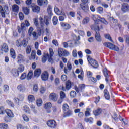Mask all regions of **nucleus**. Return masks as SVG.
Returning <instances> with one entry per match:
<instances>
[{
  "label": "nucleus",
  "instance_id": "a18cd8bd",
  "mask_svg": "<svg viewBox=\"0 0 129 129\" xmlns=\"http://www.w3.org/2000/svg\"><path fill=\"white\" fill-rule=\"evenodd\" d=\"M52 107V104L51 102L46 103L45 104V109H50Z\"/></svg>",
  "mask_w": 129,
  "mask_h": 129
},
{
  "label": "nucleus",
  "instance_id": "393cba45",
  "mask_svg": "<svg viewBox=\"0 0 129 129\" xmlns=\"http://www.w3.org/2000/svg\"><path fill=\"white\" fill-rule=\"evenodd\" d=\"M54 12L56 15H58V16H61V14L62 13H64V11H60V9L57 7H54Z\"/></svg>",
  "mask_w": 129,
  "mask_h": 129
},
{
  "label": "nucleus",
  "instance_id": "473e14b6",
  "mask_svg": "<svg viewBox=\"0 0 129 129\" xmlns=\"http://www.w3.org/2000/svg\"><path fill=\"white\" fill-rule=\"evenodd\" d=\"M64 50L62 48H59L58 53L59 57H64Z\"/></svg>",
  "mask_w": 129,
  "mask_h": 129
},
{
  "label": "nucleus",
  "instance_id": "bb28decb",
  "mask_svg": "<svg viewBox=\"0 0 129 129\" xmlns=\"http://www.w3.org/2000/svg\"><path fill=\"white\" fill-rule=\"evenodd\" d=\"M66 18H67L66 14L64 12H62L61 14V16L59 17V20L60 22H63V21H64L65 19H66Z\"/></svg>",
  "mask_w": 129,
  "mask_h": 129
},
{
  "label": "nucleus",
  "instance_id": "338daca9",
  "mask_svg": "<svg viewBox=\"0 0 129 129\" xmlns=\"http://www.w3.org/2000/svg\"><path fill=\"white\" fill-rule=\"evenodd\" d=\"M97 12L99 14H102L103 13V8L101 7H99L97 8Z\"/></svg>",
  "mask_w": 129,
  "mask_h": 129
},
{
  "label": "nucleus",
  "instance_id": "2eb2a0df",
  "mask_svg": "<svg viewBox=\"0 0 129 129\" xmlns=\"http://www.w3.org/2000/svg\"><path fill=\"white\" fill-rule=\"evenodd\" d=\"M95 38L96 40V41L99 42V43H101V41H102V38H101L99 32H96L95 35Z\"/></svg>",
  "mask_w": 129,
  "mask_h": 129
},
{
  "label": "nucleus",
  "instance_id": "052dcab7",
  "mask_svg": "<svg viewBox=\"0 0 129 129\" xmlns=\"http://www.w3.org/2000/svg\"><path fill=\"white\" fill-rule=\"evenodd\" d=\"M70 95L71 97L73 98L76 96V92L74 91H72L70 93Z\"/></svg>",
  "mask_w": 129,
  "mask_h": 129
},
{
  "label": "nucleus",
  "instance_id": "49530a36",
  "mask_svg": "<svg viewBox=\"0 0 129 129\" xmlns=\"http://www.w3.org/2000/svg\"><path fill=\"white\" fill-rule=\"evenodd\" d=\"M47 12L50 16H52L53 15V12H52V6H51V5L48 6L47 8Z\"/></svg>",
  "mask_w": 129,
  "mask_h": 129
},
{
  "label": "nucleus",
  "instance_id": "09e8293b",
  "mask_svg": "<svg viewBox=\"0 0 129 129\" xmlns=\"http://www.w3.org/2000/svg\"><path fill=\"white\" fill-rule=\"evenodd\" d=\"M53 25L55 26L58 24V17L54 16L52 19Z\"/></svg>",
  "mask_w": 129,
  "mask_h": 129
},
{
  "label": "nucleus",
  "instance_id": "a211bd4d",
  "mask_svg": "<svg viewBox=\"0 0 129 129\" xmlns=\"http://www.w3.org/2000/svg\"><path fill=\"white\" fill-rule=\"evenodd\" d=\"M122 11L124 12H127L129 10V6L126 4H123L122 5Z\"/></svg>",
  "mask_w": 129,
  "mask_h": 129
},
{
  "label": "nucleus",
  "instance_id": "3c124183",
  "mask_svg": "<svg viewBox=\"0 0 129 129\" xmlns=\"http://www.w3.org/2000/svg\"><path fill=\"white\" fill-rule=\"evenodd\" d=\"M21 45L23 47H27V45H28V41H27L26 39H23L22 41H21Z\"/></svg>",
  "mask_w": 129,
  "mask_h": 129
},
{
  "label": "nucleus",
  "instance_id": "a878e982",
  "mask_svg": "<svg viewBox=\"0 0 129 129\" xmlns=\"http://www.w3.org/2000/svg\"><path fill=\"white\" fill-rule=\"evenodd\" d=\"M104 94L106 99L108 100L110 99V95H109V93L108 92L107 89H105L104 90Z\"/></svg>",
  "mask_w": 129,
  "mask_h": 129
},
{
  "label": "nucleus",
  "instance_id": "b1692460",
  "mask_svg": "<svg viewBox=\"0 0 129 129\" xmlns=\"http://www.w3.org/2000/svg\"><path fill=\"white\" fill-rule=\"evenodd\" d=\"M90 19L88 17H85L82 21L83 25H87L89 23Z\"/></svg>",
  "mask_w": 129,
  "mask_h": 129
},
{
  "label": "nucleus",
  "instance_id": "c03bdc74",
  "mask_svg": "<svg viewBox=\"0 0 129 129\" xmlns=\"http://www.w3.org/2000/svg\"><path fill=\"white\" fill-rule=\"evenodd\" d=\"M36 104L37 106H42L43 104V100H42L41 99H38L36 100Z\"/></svg>",
  "mask_w": 129,
  "mask_h": 129
},
{
  "label": "nucleus",
  "instance_id": "5fc2aeb1",
  "mask_svg": "<svg viewBox=\"0 0 129 129\" xmlns=\"http://www.w3.org/2000/svg\"><path fill=\"white\" fill-rule=\"evenodd\" d=\"M33 22L35 26H36L37 28H39V21H38V18H34L33 19Z\"/></svg>",
  "mask_w": 129,
  "mask_h": 129
},
{
  "label": "nucleus",
  "instance_id": "864d4df0",
  "mask_svg": "<svg viewBox=\"0 0 129 129\" xmlns=\"http://www.w3.org/2000/svg\"><path fill=\"white\" fill-rule=\"evenodd\" d=\"M16 46L18 48L22 46V40L21 39H18L16 41Z\"/></svg>",
  "mask_w": 129,
  "mask_h": 129
},
{
  "label": "nucleus",
  "instance_id": "72a5a7b5",
  "mask_svg": "<svg viewBox=\"0 0 129 129\" xmlns=\"http://www.w3.org/2000/svg\"><path fill=\"white\" fill-rule=\"evenodd\" d=\"M9 90H10V87L7 85H4L3 86V91L5 93H9Z\"/></svg>",
  "mask_w": 129,
  "mask_h": 129
},
{
  "label": "nucleus",
  "instance_id": "f8f14e48",
  "mask_svg": "<svg viewBox=\"0 0 129 129\" xmlns=\"http://www.w3.org/2000/svg\"><path fill=\"white\" fill-rule=\"evenodd\" d=\"M60 26L64 30H69V29L71 28V26H70L69 24L65 23L64 22H61Z\"/></svg>",
  "mask_w": 129,
  "mask_h": 129
},
{
  "label": "nucleus",
  "instance_id": "37998d69",
  "mask_svg": "<svg viewBox=\"0 0 129 129\" xmlns=\"http://www.w3.org/2000/svg\"><path fill=\"white\" fill-rule=\"evenodd\" d=\"M74 40L75 41V44H79V40H80V37L79 36H76L75 35L74 37Z\"/></svg>",
  "mask_w": 129,
  "mask_h": 129
},
{
  "label": "nucleus",
  "instance_id": "69168bd1",
  "mask_svg": "<svg viewBox=\"0 0 129 129\" xmlns=\"http://www.w3.org/2000/svg\"><path fill=\"white\" fill-rule=\"evenodd\" d=\"M45 33L47 37H49L50 35H51V32L50 31V29H49V28L45 29Z\"/></svg>",
  "mask_w": 129,
  "mask_h": 129
},
{
  "label": "nucleus",
  "instance_id": "bf43d9fd",
  "mask_svg": "<svg viewBox=\"0 0 129 129\" xmlns=\"http://www.w3.org/2000/svg\"><path fill=\"white\" fill-rule=\"evenodd\" d=\"M26 78H27V74H26V73L22 74L21 76H20V79L21 80H24V79H26Z\"/></svg>",
  "mask_w": 129,
  "mask_h": 129
},
{
  "label": "nucleus",
  "instance_id": "423d86ee",
  "mask_svg": "<svg viewBox=\"0 0 129 129\" xmlns=\"http://www.w3.org/2000/svg\"><path fill=\"white\" fill-rule=\"evenodd\" d=\"M49 54L46 53V56L48 59V62L50 63H53V59H52V57L54 56V51H53V49L50 48L49 49Z\"/></svg>",
  "mask_w": 129,
  "mask_h": 129
},
{
  "label": "nucleus",
  "instance_id": "2f4dec72",
  "mask_svg": "<svg viewBox=\"0 0 129 129\" xmlns=\"http://www.w3.org/2000/svg\"><path fill=\"white\" fill-rule=\"evenodd\" d=\"M95 24L94 25H92L91 26V28L92 29V30H94V31L96 32H96L97 33H98V32H99V26H98V25L96 26H95Z\"/></svg>",
  "mask_w": 129,
  "mask_h": 129
},
{
  "label": "nucleus",
  "instance_id": "412c9836",
  "mask_svg": "<svg viewBox=\"0 0 129 129\" xmlns=\"http://www.w3.org/2000/svg\"><path fill=\"white\" fill-rule=\"evenodd\" d=\"M32 10L35 13H39L40 12V7L37 5L32 6Z\"/></svg>",
  "mask_w": 129,
  "mask_h": 129
},
{
  "label": "nucleus",
  "instance_id": "13d9d810",
  "mask_svg": "<svg viewBox=\"0 0 129 129\" xmlns=\"http://www.w3.org/2000/svg\"><path fill=\"white\" fill-rule=\"evenodd\" d=\"M6 102L7 104H8V105H9V106H11V107H14V106H15V105H14V103H13V102L9 100H7Z\"/></svg>",
  "mask_w": 129,
  "mask_h": 129
},
{
  "label": "nucleus",
  "instance_id": "4468645a",
  "mask_svg": "<svg viewBox=\"0 0 129 129\" xmlns=\"http://www.w3.org/2000/svg\"><path fill=\"white\" fill-rule=\"evenodd\" d=\"M102 112V110L101 109L98 108L93 111V113L95 116H98V115H100Z\"/></svg>",
  "mask_w": 129,
  "mask_h": 129
},
{
  "label": "nucleus",
  "instance_id": "680f3d73",
  "mask_svg": "<svg viewBox=\"0 0 129 129\" xmlns=\"http://www.w3.org/2000/svg\"><path fill=\"white\" fill-rule=\"evenodd\" d=\"M64 111H66L67 110H69V106H68V105L67 104H64L63 105V107H62Z\"/></svg>",
  "mask_w": 129,
  "mask_h": 129
},
{
  "label": "nucleus",
  "instance_id": "6e6552de",
  "mask_svg": "<svg viewBox=\"0 0 129 129\" xmlns=\"http://www.w3.org/2000/svg\"><path fill=\"white\" fill-rule=\"evenodd\" d=\"M92 18L93 20L94 21L95 25L98 24L99 22H100V20L101 19L100 18V16L94 14H93L92 15Z\"/></svg>",
  "mask_w": 129,
  "mask_h": 129
},
{
  "label": "nucleus",
  "instance_id": "4be33fe9",
  "mask_svg": "<svg viewBox=\"0 0 129 129\" xmlns=\"http://www.w3.org/2000/svg\"><path fill=\"white\" fill-rule=\"evenodd\" d=\"M80 7L84 12H87L88 11V6L85 5V3H81Z\"/></svg>",
  "mask_w": 129,
  "mask_h": 129
},
{
  "label": "nucleus",
  "instance_id": "58836bf2",
  "mask_svg": "<svg viewBox=\"0 0 129 129\" xmlns=\"http://www.w3.org/2000/svg\"><path fill=\"white\" fill-rule=\"evenodd\" d=\"M108 20L109 21H112L114 25H116L118 23L117 19H114V18L113 17H111L110 16L108 18Z\"/></svg>",
  "mask_w": 129,
  "mask_h": 129
},
{
  "label": "nucleus",
  "instance_id": "f257e3e1",
  "mask_svg": "<svg viewBox=\"0 0 129 129\" xmlns=\"http://www.w3.org/2000/svg\"><path fill=\"white\" fill-rule=\"evenodd\" d=\"M30 27V24L28 20H25V23H21V28L18 29V32L21 35L22 38H24L26 35V26Z\"/></svg>",
  "mask_w": 129,
  "mask_h": 129
},
{
  "label": "nucleus",
  "instance_id": "f03ea898",
  "mask_svg": "<svg viewBox=\"0 0 129 129\" xmlns=\"http://www.w3.org/2000/svg\"><path fill=\"white\" fill-rule=\"evenodd\" d=\"M39 19L40 21V24L41 27H44L45 25L49 26V24H50L51 22V18L47 16L44 17V20L42 17H40Z\"/></svg>",
  "mask_w": 129,
  "mask_h": 129
},
{
  "label": "nucleus",
  "instance_id": "7ed1b4c3",
  "mask_svg": "<svg viewBox=\"0 0 129 129\" xmlns=\"http://www.w3.org/2000/svg\"><path fill=\"white\" fill-rule=\"evenodd\" d=\"M0 13L3 18H6V14L8 15L9 14V13H10V10H9V7L7 6H5L3 8V7L0 5Z\"/></svg>",
  "mask_w": 129,
  "mask_h": 129
},
{
  "label": "nucleus",
  "instance_id": "774afa93",
  "mask_svg": "<svg viewBox=\"0 0 129 129\" xmlns=\"http://www.w3.org/2000/svg\"><path fill=\"white\" fill-rule=\"evenodd\" d=\"M72 55L73 57H74V58H76V57H77V50H76V49H74L73 50Z\"/></svg>",
  "mask_w": 129,
  "mask_h": 129
},
{
  "label": "nucleus",
  "instance_id": "f3484780",
  "mask_svg": "<svg viewBox=\"0 0 129 129\" xmlns=\"http://www.w3.org/2000/svg\"><path fill=\"white\" fill-rule=\"evenodd\" d=\"M38 60V57L36 55V50H33L31 52V57H29V60Z\"/></svg>",
  "mask_w": 129,
  "mask_h": 129
},
{
  "label": "nucleus",
  "instance_id": "8fccbe9b",
  "mask_svg": "<svg viewBox=\"0 0 129 129\" xmlns=\"http://www.w3.org/2000/svg\"><path fill=\"white\" fill-rule=\"evenodd\" d=\"M90 110H91V109L90 108H87L86 109V110L85 113V116L87 117V116H89L90 115Z\"/></svg>",
  "mask_w": 129,
  "mask_h": 129
},
{
  "label": "nucleus",
  "instance_id": "9b49d317",
  "mask_svg": "<svg viewBox=\"0 0 129 129\" xmlns=\"http://www.w3.org/2000/svg\"><path fill=\"white\" fill-rule=\"evenodd\" d=\"M49 99L52 101H56L58 100V95L55 93H52L49 95Z\"/></svg>",
  "mask_w": 129,
  "mask_h": 129
},
{
  "label": "nucleus",
  "instance_id": "79ce46f5",
  "mask_svg": "<svg viewBox=\"0 0 129 129\" xmlns=\"http://www.w3.org/2000/svg\"><path fill=\"white\" fill-rule=\"evenodd\" d=\"M104 36L105 39L109 40V41H110L111 42H113L112 39L111 38V36H110V35L109 34H105Z\"/></svg>",
  "mask_w": 129,
  "mask_h": 129
},
{
  "label": "nucleus",
  "instance_id": "e2e57ef3",
  "mask_svg": "<svg viewBox=\"0 0 129 129\" xmlns=\"http://www.w3.org/2000/svg\"><path fill=\"white\" fill-rule=\"evenodd\" d=\"M60 98L64 99V98L66 97V95L65 94V92L63 91H61L60 93Z\"/></svg>",
  "mask_w": 129,
  "mask_h": 129
},
{
  "label": "nucleus",
  "instance_id": "20e7f679",
  "mask_svg": "<svg viewBox=\"0 0 129 129\" xmlns=\"http://www.w3.org/2000/svg\"><path fill=\"white\" fill-rule=\"evenodd\" d=\"M104 46L105 47H106L107 48H109V49H110L111 50H114V51H119V48L117 47V46L114 45L113 44L110 43V42H105L103 43Z\"/></svg>",
  "mask_w": 129,
  "mask_h": 129
},
{
  "label": "nucleus",
  "instance_id": "0eeeda50",
  "mask_svg": "<svg viewBox=\"0 0 129 129\" xmlns=\"http://www.w3.org/2000/svg\"><path fill=\"white\" fill-rule=\"evenodd\" d=\"M47 124L49 127H51V128H55L57 126V123L54 120H49Z\"/></svg>",
  "mask_w": 129,
  "mask_h": 129
},
{
  "label": "nucleus",
  "instance_id": "a19ab883",
  "mask_svg": "<svg viewBox=\"0 0 129 129\" xmlns=\"http://www.w3.org/2000/svg\"><path fill=\"white\" fill-rule=\"evenodd\" d=\"M23 110L26 113H30L31 110H30V108L27 106H25L23 107Z\"/></svg>",
  "mask_w": 129,
  "mask_h": 129
},
{
  "label": "nucleus",
  "instance_id": "c85d7f7f",
  "mask_svg": "<svg viewBox=\"0 0 129 129\" xmlns=\"http://www.w3.org/2000/svg\"><path fill=\"white\" fill-rule=\"evenodd\" d=\"M28 100L29 103H31V102H34V101H35V96L33 95H28Z\"/></svg>",
  "mask_w": 129,
  "mask_h": 129
},
{
  "label": "nucleus",
  "instance_id": "4c0bfd02",
  "mask_svg": "<svg viewBox=\"0 0 129 129\" xmlns=\"http://www.w3.org/2000/svg\"><path fill=\"white\" fill-rule=\"evenodd\" d=\"M66 88L67 90H69L71 88V82L70 81H68L66 84Z\"/></svg>",
  "mask_w": 129,
  "mask_h": 129
},
{
  "label": "nucleus",
  "instance_id": "39448f33",
  "mask_svg": "<svg viewBox=\"0 0 129 129\" xmlns=\"http://www.w3.org/2000/svg\"><path fill=\"white\" fill-rule=\"evenodd\" d=\"M8 52H9L8 44L6 43L2 44L0 46V55L4 54V53H8Z\"/></svg>",
  "mask_w": 129,
  "mask_h": 129
},
{
  "label": "nucleus",
  "instance_id": "7c9ffc66",
  "mask_svg": "<svg viewBox=\"0 0 129 129\" xmlns=\"http://www.w3.org/2000/svg\"><path fill=\"white\" fill-rule=\"evenodd\" d=\"M90 64L94 68H97V67H98V63H97V61H96V60L94 59L93 60H92Z\"/></svg>",
  "mask_w": 129,
  "mask_h": 129
},
{
  "label": "nucleus",
  "instance_id": "aec40b11",
  "mask_svg": "<svg viewBox=\"0 0 129 129\" xmlns=\"http://www.w3.org/2000/svg\"><path fill=\"white\" fill-rule=\"evenodd\" d=\"M19 10V6L17 4H14L12 6V12L14 13H18Z\"/></svg>",
  "mask_w": 129,
  "mask_h": 129
},
{
  "label": "nucleus",
  "instance_id": "ea45409f",
  "mask_svg": "<svg viewBox=\"0 0 129 129\" xmlns=\"http://www.w3.org/2000/svg\"><path fill=\"white\" fill-rule=\"evenodd\" d=\"M33 77V71H30L29 72L27 76V80H30Z\"/></svg>",
  "mask_w": 129,
  "mask_h": 129
},
{
  "label": "nucleus",
  "instance_id": "f704fd0d",
  "mask_svg": "<svg viewBox=\"0 0 129 129\" xmlns=\"http://www.w3.org/2000/svg\"><path fill=\"white\" fill-rule=\"evenodd\" d=\"M23 11L25 15H29L30 13V9L28 7H23Z\"/></svg>",
  "mask_w": 129,
  "mask_h": 129
},
{
  "label": "nucleus",
  "instance_id": "0e129e2a",
  "mask_svg": "<svg viewBox=\"0 0 129 129\" xmlns=\"http://www.w3.org/2000/svg\"><path fill=\"white\" fill-rule=\"evenodd\" d=\"M103 72L105 77H108V73H107V69L106 68L104 69Z\"/></svg>",
  "mask_w": 129,
  "mask_h": 129
},
{
  "label": "nucleus",
  "instance_id": "dca6fc26",
  "mask_svg": "<svg viewBox=\"0 0 129 129\" xmlns=\"http://www.w3.org/2000/svg\"><path fill=\"white\" fill-rule=\"evenodd\" d=\"M5 112L7 115L10 118L14 117V113H13L12 110L10 109H6Z\"/></svg>",
  "mask_w": 129,
  "mask_h": 129
},
{
  "label": "nucleus",
  "instance_id": "de8ad7c7",
  "mask_svg": "<svg viewBox=\"0 0 129 129\" xmlns=\"http://www.w3.org/2000/svg\"><path fill=\"white\" fill-rule=\"evenodd\" d=\"M17 70H18L19 72L22 73V72L25 70V67H24L23 64L20 65Z\"/></svg>",
  "mask_w": 129,
  "mask_h": 129
},
{
  "label": "nucleus",
  "instance_id": "4d7b16f0",
  "mask_svg": "<svg viewBox=\"0 0 129 129\" xmlns=\"http://www.w3.org/2000/svg\"><path fill=\"white\" fill-rule=\"evenodd\" d=\"M31 51H32V47L30 46H27L26 48V54H30Z\"/></svg>",
  "mask_w": 129,
  "mask_h": 129
},
{
  "label": "nucleus",
  "instance_id": "603ef678",
  "mask_svg": "<svg viewBox=\"0 0 129 129\" xmlns=\"http://www.w3.org/2000/svg\"><path fill=\"white\" fill-rule=\"evenodd\" d=\"M33 31H34V28L33 27H30L28 30V35L30 37H32V34H33Z\"/></svg>",
  "mask_w": 129,
  "mask_h": 129
},
{
  "label": "nucleus",
  "instance_id": "c756f323",
  "mask_svg": "<svg viewBox=\"0 0 129 129\" xmlns=\"http://www.w3.org/2000/svg\"><path fill=\"white\" fill-rule=\"evenodd\" d=\"M41 69H37L35 70V71H34V76H35L36 77H39V76H40V75H41Z\"/></svg>",
  "mask_w": 129,
  "mask_h": 129
},
{
  "label": "nucleus",
  "instance_id": "c9c22d12",
  "mask_svg": "<svg viewBox=\"0 0 129 129\" xmlns=\"http://www.w3.org/2000/svg\"><path fill=\"white\" fill-rule=\"evenodd\" d=\"M85 122H88V123L91 124L93 123V119L92 117L90 118H85L84 119Z\"/></svg>",
  "mask_w": 129,
  "mask_h": 129
},
{
  "label": "nucleus",
  "instance_id": "ddd939ff",
  "mask_svg": "<svg viewBox=\"0 0 129 129\" xmlns=\"http://www.w3.org/2000/svg\"><path fill=\"white\" fill-rule=\"evenodd\" d=\"M17 89L19 92H24V91H26V87H25V85L22 84L19 85L17 86Z\"/></svg>",
  "mask_w": 129,
  "mask_h": 129
},
{
  "label": "nucleus",
  "instance_id": "cd10ccee",
  "mask_svg": "<svg viewBox=\"0 0 129 129\" xmlns=\"http://www.w3.org/2000/svg\"><path fill=\"white\" fill-rule=\"evenodd\" d=\"M64 117H68L69 116H71V115L72 114V111L70 110H67V111H64Z\"/></svg>",
  "mask_w": 129,
  "mask_h": 129
},
{
  "label": "nucleus",
  "instance_id": "e433bc0d",
  "mask_svg": "<svg viewBox=\"0 0 129 129\" xmlns=\"http://www.w3.org/2000/svg\"><path fill=\"white\" fill-rule=\"evenodd\" d=\"M9 128V125L5 123H0V128L1 129H8Z\"/></svg>",
  "mask_w": 129,
  "mask_h": 129
},
{
  "label": "nucleus",
  "instance_id": "9d476101",
  "mask_svg": "<svg viewBox=\"0 0 129 129\" xmlns=\"http://www.w3.org/2000/svg\"><path fill=\"white\" fill-rule=\"evenodd\" d=\"M11 73L13 77H19V70L16 68H13L11 71Z\"/></svg>",
  "mask_w": 129,
  "mask_h": 129
},
{
  "label": "nucleus",
  "instance_id": "5701e85b",
  "mask_svg": "<svg viewBox=\"0 0 129 129\" xmlns=\"http://www.w3.org/2000/svg\"><path fill=\"white\" fill-rule=\"evenodd\" d=\"M10 56L13 59H16V52L14 49L11 48L10 50Z\"/></svg>",
  "mask_w": 129,
  "mask_h": 129
},
{
  "label": "nucleus",
  "instance_id": "6ab92c4d",
  "mask_svg": "<svg viewBox=\"0 0 129 129\" xmlns=\"http://www.w3.org/2000/svg\"><path fill=\"white\" fill-rule=\"evenodd\" d=\"M17 63H21L24 61V55L22 54H19L17 56Z\"/></svg>",
  "mask_w": 129,
  "mask_h": 129
},
{
  "label": "nucleus",
  "instance_id": "6e6d98bb",
  "mask_svg": "<svg viewBox=\"0 0 129 129\" xmlns=\"http://www.w3.org/2000/svg\"><path fill=\"white\" fill-rule=\"evenodd\" d=\"M6 110L5 107L1 106L0 107V114H5L6 113Z\"/></svg>",
  "mask_w": 129,
  "mask_h": 129
},
{
  "label": "nucleus",
  "instance_id": "1a4fd4ad",
  "mask_svg": "<svg viewBox=\"0 0 129 129\" xmlns=\"http://www.w3.org/2000/svg\"><path fill=\"white\" fill-rule=\"evenodd\" d=\"M41 79L43 81H47L49 79V73L47 71H45L41 74Z\"/></svg>",
  "mask_w": 129,
  "mask_h": 129
}]
</instances>
